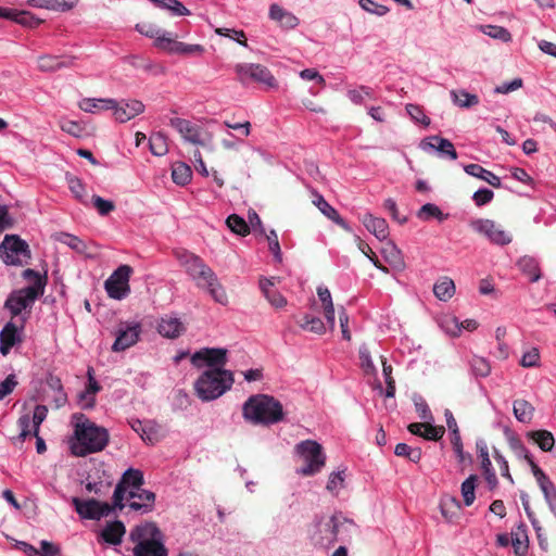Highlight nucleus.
<instances>
[{
	"instance_id": "obj_1",
	"label": "nucleus",
	"mask_w": 556,
	"mask_h": 556,
	"mask_svg": "<svg viewBox=\"0 0 556 556\" xmlns=\"http://www.w3.org/2000/svg\"><path fill=\"white\" fill-rule=\"evenodd\" d=\"M175 255L179 264L195 281L199 288L206 289L214 301L218 304H228V296L225 288L218 281L215 273L203 262L201 257L188 251H177Z\"/></svg>"
},
{
	"instance_id": "obj_2",
	"label": "nucleus",
	"mask_w": 556,
	"mask_h": 556,
	"mask_svg": "<svg viewBox=\"0 0 556 556\" xmlns=\"http://www.w3.org/2000/svg\"><path fill=\"white\" fill-rule=\"evenodd\" d=\"M24 278L31 285L13 291L4 303V309L10 312L12 319L20 317L22 324H26L30 317L31 309L36 301L43 295L47 285L46 278L33 269L25 270Z\"/></svg>"
},
{
	"instance_id": "obj_3",
	"label": "nucleus",
	"mask_w": 556,
	"mask_h": 556,
	"mask_svg": "<svg viewBox=\"0 0 556 556\" xmlns=\"http://www.w3.org/2000/svg\"><path fill=\"white\" fill-rule=\"evenodd\" d=\"M74 418L77 419L75 424L76 441L71 443L72 453L77 457H86L89 453L104 451L110 440L106 428L93 424L83 413L74 415Z\"/></svg>"
},
{
	"instance_id": "obj_4",
	"label": "nucleus",
	"mask_w": 556,
	"mask_h": 556,
	"mask_svg": "<svg viewBox=\"0 0 556 556\" xmlns=\"http://www.w3.org/2000/svg\"><path fill=\"white\" fill-rule=\"evenodd\" d=\"M163 532L155 523L148 521L131 529L129 540L135 543V556H168L163 543Z\"/></svg>"
},
{
	"instance_id": "obj_5",
	"label": "nucleus",
	"mask_w": 556,
	"mask_h": 556,
	"mask_svg": "<svg viewBox=\"0 0 556 556\" xmlns=\"http://www.w3.org/2000/svg\"><path fill=\"white\" fill-rule=\"evenodd\" d=\"M235 382L233 374L224 369H208L194 383L198 397L211 402L223 396Z\"/></svg>"
},
{
	"instance_id": "obj_6",
	"label": "nucleus",
	"mask_w": 556,
	"mask_h": 556,
	"mask_svg": "<svg viewBox=\"0 0 556 556\" xmlns=\"http://www.w3.org/2000/svg\"><path fill=\"white\" fill-rule=\"evenodd\" d=\"M243 415L249 420L263 425H275L283 418L282 405L271 396L251 397L243 406Z\"/></svg>"
},
{
	"instance_id": "obj_7",
	"label": "nucleus",
	"mask_w": 556,
	"mask_h": 556,
	"mask_svg": "<svg viewBox=\"0 0 556 556\" xmlns=\"http://www.w3.org/2000/svg\"><path fill=\"white\" fill-rule=\"evenodd\" d=\"M295 452L304 460L305 466L298 469L302 477H313L319 472L326 464V454L323 445L312 439L301 441L295 445Z\"/></svg>"
},
{
	"instance_id": "obj_8",
	"label": "nucleus",
	"mask_w": 556,
	"mask_h": 556,
	"mask_svg": "<svg viewBox=\"0 0 556 556\" xmlns=\"http://www.w3.org/2000/svg\"><path fill=\"white\" fill-rule=\"evenodd\" d=\"M235 71L241 84H247L249 80H252L267 88H277L276 78L264 65L243 63L236 65Z\"/></svg>"
},
{
	"instance_id": "obj_9",
	"label": "nucleus",
	"mask_w": 556,
	"mask_h": 556,
	"mask_svg": "<svg viewBox=\"0 0 556 556\" xmlns=\"http://www.w3.org/2000/svg\"><path fill=\"white\" fill-rule=\"evenodd\" d=\"M134 269L129 265L119 266L105 281V291L111 299L124 300L130 293L129 280Z\"/></svg>"
},
{
	"instance_id": "obj_10",
	"label": "nucleus",
	"mask_w": 556,
	"mask_h": 556,
	"mask_svg": "<svg viewBox=\"0 0 556 556\" xmlns=\"http://www.w3.org/2000/svg\"><path fill=\"white\" fill-rule=\"evenodd\" d=\"M0 253L8 265H22L23 258H30L28 244L14 235L5 236L2 244H0Z\"/></svg>"
},
{
	"instance_id": "obj_11",
	"label": "nucleus",
	"mask_w": 556,
	"mask_h": 556,
	"mask_svg": "<svg viewBox=\"0 0 556 556\" xmlns=\"http://www.w3.org/2000/svg\"><path fill=\"white\" fill-rule=\"evenodd\" d=\"M337 517H323L315 521L313 529L309 530L312 542L316 546H329L337 540L338 535Z\"/></svg>"
},
{
	"instance_id": "obj_12",
	"label": "nucleus",
	"mask_w": 556,
	"mask_h": 556,
	"mask_svg": "<svg viewBox=\"0 0 556 556\" xmlns=\"http://www.w3.org/2000/svg\"><path fill=\"white\" fill-rule=\"evenodd\" d=\"M472 230L486 237L493 244L507 245L513 238L509 233L490 219H477L470 224Z\"/></svg>"
},
{
	"instance_id": "obj_13",
	"label": "nucleus",
	"mask_w": 556,
	"mask_h": 556,
	"mask_svg": "<svg viewBox=\"0 0 556 556\" xmlns=\"http://www.w3.org/2000/svg\"><path fill=\"white\" fill-rule=\"evenodd\" d=\"M73 505L79 516L88 520H100L102 516H109L112 511L111 504L99 500H79L73 497Z\"/></svg>"
},
{
	"instance_id": "obj_14",
	"label": "nucleus",
	"mask_w": 556,
	"mask_h": 556,
	"mask_svg": "<svg viewBox=\"0 0 556 556\" xmlns=\"http://www.w3.org/2000/svg\"><path fill=\"white\" fill-rule=\"evenodd\" d=\"M227 354L226 349H202L192 355L191 363L195 367L205 364L211 369H223L227 364Z\"/></svg>"
},
{
	"instance_id": "obj_15",
	"label": "nucleus",
	"mask_w": 556,
	"mask_h": 556,
	"mask_svg": "<svg viewBox=\"0 0 556 556\" xmlns=\"http://www.w3.org/2000/svg\"><path fill=\"white\" fill-rule=\"evenodd\" d=\"M142 332L139 324H121L116 331L113 352H124L138 343Z\"/></svg>"
},
{
	"instance_id": "obj_16",
	"label": "nucleus",
	"mask_w": 556,
	"mask_h": 556,
	"mask_svg": "<svg viewBox=\"0 0 556 556\" xmlns=\"http://www.w3.org/2000/svg\"><path fill=\"white\" fill-rule=\"evenodd\" d=\"M157 49L165 50L172 54L180 55H197L202 54L205 49L201 45H188L181 41H177V36L168 33L167 39H160L157 42Z\"/></svg>"
},
{
	"instance_id": "obj_17",
	"label": "nucleus",
	"mask_w": 556,
	"mask_h": 556,
	"mask_svg": "<svg viewBox=\"0 0 556 556\" xmlns=\"http://www.w3.org/2000/svg\"><path fill=\"white\" fill-rule=\"evenodd\" d=\"M25 324L18 326L17 324L10 321L0 331V353L3 356H8L12 349L23 342L22 331Z\"/></svg>"
},
{
	"instance_id": "obj_18",
	"label": "nucleus",
	"mask_w": 556,
	"mask_h": 556,
	"mask_svg": "<svg viewBox=\"0 0 556 556\" xmlns=\"http://www.w3.org/2000/svg\"><path fill=\"white\" fill-rule=\"evenodd\" d=\"M169 125L175 128L186 141L195 146L205 144V140L203 139L204 132L200 126L182 118H172Z\"/></svg>"
},
{
	"instance_id": "obj_19",
	"label": "nucleus",
	"mask_w": 556,
	"mask_h": 556,
	"mask_svg": "<svg viewBox=\"0 0 556 556\" xmlns=\"http://www.w3.org/2000/svg\"><path fill=\"white\" fill-rule=\"evenodd\" d=\"M156 495L153 491H147L142 486L136 491H128L129 508L135 511H153Z\"/></svg>"
},
{
	"instance_id": "obj_20",
	"label": "nucleus",
	"mask_w": 556,
	"mask_h": 556,
	"mask_svg": "<svg viewBox=\"0 0 556 556\" xmlns=\"http://www.w3.org/2000/svg\"><path fill=\"white\" fill-rule=\"evenodd\" d=\"M532 473L549 509L556 514V486L554 482L543 472V469L539 468L536 463H532Z\"/></svg>"
},
{
	"instance_id": "obj_21",
	"label": "nucleus",
	"mask_w": 556,
	"mask_h": 556,
	"mask_svg": "<svg viewBox=\"0 0 556 556\" xmlns=\"http://www.w3.org/2000/svg\"><path fill=\"white\" fill-rule=\"evenodd\" d=\"M144 109V104L139 100H122L121 102L115 100V106L112 111H114V116L117 122L127 123L142 114Z\"/></svg>"
},
{
	"instance_id": "obj_22",
	"label": "nucleus",
	"mask_w": 556,
	"mask_h": 556,
	"mask_svg": "<svg viewBox=\"0 0 556 556\" xmlns=\"http://www.w3.org/2000/svg\"><path fill=\"white\" fill-rule=\"evenodd\" d=\"M279 281L280 279L276 277H271L269 279L261 278L260 280V288L264 296L275 308H283L288 303L287 299L275 289L276 283Z\"/></svg>"
},
{
	"instance_id": "obj_23",
	"label": "nucleus",
	"mask_w": 556,
	"mask_h": 556,
	"mask_svg": "<svg viewBox=\"0 0 556 556\" xmlns=\"http://www.w3.org/2000/svg\"><path fill=\"white\" fill-rule=\"evenodd\" d=\"M409 433L413 435H419L425 440H441L445 433L444 426H432L430 421H424L422 424H410L407 426Z\"/></svg>"
},
{
	"instance_id": "obj_24",
	"label": "nucleus",
	"mask_w": 556,
	"mask_h": 556,
	"mask_svg": "<svg viewBox=\"0 0 556 556\" xmlns=\"http://www.w3.org/2000/svg\"><path fill=\"white\" fill-rule=\"evenodd\" d=\"M422 149H433L440 152L443 156H447L455 161L457 159V152L454 144L445 138L439 136H431L421 142Z\"/></svg>"
},
{
	"instance_id": "obj_25",
	"label": "nucleus",
	"mask_w": 556,
	"mask_h": 556,
	"mask_svg": "<svg viewBox=\"0 0 556 556\" xmlns=\"http://www.w3.org/2000/svg\"><path fill=\"white\" fill-rule=\"evenodd\" d=\"M157 331L164 338L177 339L186 331V327L177 317L165 316L159 323Z\"/></svg>"
},
{
	"instance_id": "obj_26",
	"label": "nucleus",
	"mask_w": 556,
	"mask_h": 556,
	"mask_svg": "<svg viewBox=\"0 0 556 556\" xmlns=\"http://www.w3.org/2000/svg\"><path fill=\"white\" fill-rule=\"evenodd\" d=\"M477 447L479 452L480 468L484 480L489 484L490 490H495L498 485V480L495 471L493 470L488 447L485 445H477Z\"/></svg>"
},
{
	"instance_id": "obj_27",
	"label": "nucleus",
	"mask_w": 556,
	"mask_h": 556,
	"mask_svg": "<svg viewBox=\"0 0 556 556\" xmlns=\"http://www.w3.org/2000/svg\"><path fill=\"white\" fill-rule=\"evenodd\" d=\"M381 254L384 261L397 271H403L405 269V262L402 254V251L392 242L386 241L381 249Z\"/></svg>"
},
{
	"instance_id": "obj_28",
	"label": "nucleus",
	"mask_w": 556,
	"mask_h": 556,
	"mask_svg": "<svg viewBox=\"0 0 556 556\" xmlns=\"http://www.w3.org/2000/svg\"><path fill=\"white\" fill-rule=\"evenodd\" d=\"M366 229L378 240L384 241L389 237V226L383 218L375 217L371 214H365L362 219Z\"/></svg>"
},
{
	"instance_id": "obj_29",
	"label": "nucleus",
	"mask_w": 556,
	"mask_h": 556,
	"mask_svg": "<svg viewBox=\"0 0 556 556\" xmlns=\"http://www.w3.org/2000/svg\"><path fill=\"white\" fill-rule=\"evenodd\" d=\"M126 528L122 521H109L101 531V538L108 544L117 546L122 544Z\"/></svg>"
},
{
	"instance_id": "obj_30",
	"label": "nucleus",
	"mask_w": 556,
	"mask_h": 556,
	"mask_svg": "<svg viewBox=\"0 0 556 556\" xmlns=\"http://www.w3.org/2000/svg\"><path fill=\"white\" fill-rule=\"evenodd\" d=\"M269 17L286 29H293L299 25V18L278 4L270 5Z\"/></svg>"
},
{
	"instance_id": "obj_31",
	"label": "nucleus",
	"mask_w": 556,
	"mask_h": 556,
	"mask_svg": "<svg viewBox=\"0 0 556 556\" xmlns=\"http://www.w3.org/2000/svg\"><path fill=\"white\" fill-rule=\"evenodd\" d=\"M313 203L318 207V210L330 220L337 224L344 230H349V226L346 222L340 216L338 211L332 207L320 194L315 195V200Z\"/></svg>"
},
{
	"instance_id": "obj_32",
	"label": "nucleus",
	"mask_w": 556,
	"mask_h": 556,
	"mask_svg": "<svg viewBox=\"0 0 556 556\" xmlns=\"http://www.w3.org/2000/svg\"><path fill=\"white\" fill-rule=\"evenodd\" d=\"M464 170L469 176L479 178L494 188H501L502 186L500 177L478 164L466 165Z\"/></svg>"
},
{
	"instance_id": "obj_33",
	"label": "nucleus",
	"mask_w": 556,
	"mask_h": 556,
	"mask_svg": "<svg viewBox=\"0 0 556 556\" xmlns=\"http://www.w3.org/2000/svg\"><path fill=\"white\" fill-rule=\"evenodd\" d=\"M440 509L442 516L447 522H455L460 516L462 506L460 502L456 497L445 495L440 502Z\"/></svg>"
},
{
	"instance_id": "obj_34",
	"label": "nucleus",
	"mask_w": 556,
	"mask_h": 556,
	"mask_svg": "<svg viewBox=\"0 0 556 556\" xmlns=\"http://www.w3.org/2000/svg\"><path fill=\"white\" fill-rule=\"evenodd\" d=\"M527 438L545 453L551 451L555 444L554 434L549 430H530L527 432Z\"/></svg>"
},
{
	"instance_id": "obj_35",
	"label": "nucleus",
	"mask_w": 556,
	"mask_h": 556,
	"mask_svg": "<svg viewBox=\"0 0 556 556\" xmlns=\"http://www.w3.org/2000/svg\"><path fill=\"white\" fill-rule=\"evenodd\" d=\"M73 61L63 60L60 56L42 55L38 59V67L41 72H56L72 66Z\"/></svg>"
},
{
	"instance_id": "obj_36",
	"label": "nucleus",
	"mask_w": 556,
	"mask_h": 556,
	"mask_svg": "<svg viewBox=\"0 0 556 556\" xmlns=\"http://www.w3.org/2000/svg\"><path fill=\"white\" fill-rule=\"evenodd\" d=\"M114 99H84L79 102V109L87 113L113 110Z\"/></svg>"
},
{
	"instance_id": "obj_37",
	"label": "nucleus",
	"mask_w": 556,
	"mask_h": 556,
	"mask_svg": "<svg viewBox=\"0 0 556 556\" xmlns=\"http://www.w3.org/2000/svg\"><path fill=\"white\" fill-rule=\"evenodd\" d=\"M77 0H30V5L35 8L48 9L53 11H71L76 5Z\"/></svg>"
},
{
	"instance_id": "obj_38",
	"label": "nucleus",
	"mask_w": 556,
	"mask_h": 556,
	"mask_svg": "<svg viewBox=\"0 0 556 556\" xmlns=\"http://www.w3.org/2000/svg\"><path fill=\"white\" fill-rule=\"evenodd\" d=\"M56 240L67 245L68 248H71L72 250L79 254H83L88 257L92 256V254L89 252L88 245L76 236L62 232L58 235Z\"/></svg>"
},
{
	"instance_id": "obj_39",
	"label": "nucleus",
	"mask_w": 556,
	"mask_h": 556,
	"mask_svg": "<svg viewBox=\"0 0 556 556\" xmlns=\"http://www.w3.org/2000/svg\"><path fill=\"white\" fill-rule=\"evenodd\" d=\"M433 293L440 301L447 302L455 294L454 281L447 277L439 279L433 286Z\"/></svg>"
},
{
	"instance_id": "obj_40",
	"label": "nucleus",
	"mask_w": 556,
	"mask_h": 556,
	"mask_svg": "<svg viewBox=\"0 0 556 556\" xmlns=\"http://www.w3.org/2000/svg\"><path fill=\"white\" fill-rule=\"evenodd\" d=\"M118 483L125 485L126 490H139L144 483L143 473L140 469H128Z\"/></svg>"
},
{
	"instance_id": "obj_41",
	"label": "nucleus",
	"mask_w": 556,
	"mask_h": 556,
	"mask_svg": "<svg viewBox=\"0 0 556 556\" xmlns=\"http://www.w3.org/2000/svg\"><path fill=\"white\" fill-rule=\"evenodd\" d=\"M513 412L519 422H531L534 407L525 400H517L514 402Z\"/></svg>"
},
{
	"instance_id": "obj_42",
	"label": "nucleus",
	"mask_w": 556,
	"mask_h": 556,
	"mask_svg": "<svg viewBox=\"0 0 556 556\" xmlns=\"http://www.w3.org/2000/svg\"><path fill=\"white\" fill-rule=\"evenodd\" d=\"M517 265L523 274L529 276L531 282L540 280L541 274L539 265L534 258L525 256L518 261Z\"/></svg>"
},
{
	"instance_id": "obj_43",
	"label": "nucleus",
	"mask_w": 556,
	"mask_h": 556,
	"mask_svg": "<svg viewBox=\"0 0 556 556\" xmlns=\"http://www.w3.org/2000/svg\"><path fill=\"white\" fill-rule=\"evenodd\" d=\"M508 445L513 453L519 458L525 459L529 463V466L532 468V464H535L532 459L531 454L526 448V445L521 442V439L516 437V434H510L508 437Z\"/></svg>"
},
{
	"instance_id": "obj_44",
	"label": "nucleus",
	"mask_w": 556,
	"mask_h": 556,
	"mask_svg": "<svg viewBox=\"0 0 556 556\" xmlns=\"http://www.w3.org/2000/svg\"><path fill=\"white\" fill-rule=\"evenodd\" d=\"M173 181L178 186H187L192 178V170L190 166L185 163H176L172 170Z\"/></svg>"
},
{
	"instance_id": "obj_45",
	"label": "nucleus",
	"mask_w": 556,
	"mask_h": 556,
	"mask_svg": "<svg viewBox=\"0 0 556 556\" xmlns=\"http://www.w3.org/2000/svg\"><path fill=\"white\" fill-rule=\"evenodd\" d=\"M451 97L454 104L459 108L469 109L479 104V98L465 90H452Z\"/></svg>"
},
{
	"instance_id": "obj_46",
	"label": "nucleus",
	"mask_w": 556,
	"mask_h": 556,
	"mask_svg": "<svg viewBox=\"0 0 556 556\" xmlns=\"http://www.w3.org/2000/svg\"><path fill=\"white\" fill-rule=\"evenodd\" d=\"M163 438L164 430L160 424H155V421H144V430L142 433V440L144 442L156 444V442H159Z\"/></svg>"
},
{
	"instance_id": "obj_47",
	"label": "nucleus",
	"mask_w": 556,
	"mask_h": 556,
	"mask_svg": "<svg viewBox=\"0 0 556 556\" xmlns=\"http://www.w3.org/2000/svg\"><path fill=\"white\" fill-rule=\"evenodd\" d=\"M299 326L302 330L308 331L315 334H324L326 332V326L321 319L317 317H313L309 315H305L302 320H300Z\"/></svg>"
},
{
	"instance_id": "obj_48",
	"label": "nucleus",
	"mask_w": 556,
	"mask_h": 556,
	"mask_svg": "<svg viewBox=\"0 0 556 556\" xmlns=\"http://www.w3.org/2000/svg\"><path fill=\"white\" fill-rule=\"evenodd\" d=\"M397 457H406L409 462L418 464L421 459L422 452L419 447H410L407 443H397L394 448Z\"/></svg>"
},
{
	"instance_id": "obj_49",
	"label": "nucleus",
	"mask_w": 556,
	"mask_h": 556,
	"mask_svg": "<svg viewBox=\"0 0 556 556\" xmlns=\"http://www.w3.org/2000/svg\"><path fill=\"white\" fill-rule=\"evenodd\" d=\"M226 224L228 228L238 236L247 237L251 232L249 224L237 214L230 215Z\"/></svg>"
},
{
	"instance_id": "obj_50",
	"label": "nucleus",
	"mask_w": 556,
	"mask_h": 556,
	"mask_svg": "<svg viewBox=\"0 0 556 556\" xmlns=\"http://www.w3.org/2000/svg\"><path fill=\"white\" fill-rule=\"evenodd\" d=\"M150 151L155 156H163L168 152L167 138L162 132L153 134L150 137Z\"/></svg>"
},
{
	"instance_id": "obj_51",
	"label": "nucleus",
	"mask_w": 556,
	"mask_h": 556,
	"mask_svg": "<svg viewBox=\"0 0 556 556\" xmlns=\"http://www.w3.org/2000/svg\"><path fill=\"white\" fill-rule=\"evenodd\" d=\"M417 217L424 222H428L431 218L443 222L447 218V215L443 214L437 205L428 203L420 207V210L417 212Z\"/></svg>"
},
{
	"instance_id": "obj_52",
	"label": "nucleus",
	"mask_w": 556,
	"mask_h": 556,
	"mask_svg": "<svg viewBox=\"0 0 556 556\" xmlns=\"http://www.w3.org/2000/svg\"><path fill=\"white\" fill-rule=\"evenodd\" d=\"M136 29L141 34V35H144L146 37H149V38H152L154 39V46L157 48V42L160 39H167L168 37V33H162V30L151 24V23H140V24H137L136 26Z\"/></svg>"
},
{
	"instance_id": "obj_53",
	"label": "nucleus",
	"mask_w": 556,
	"mask_h": 556,
	"mask_svg": "<svg viewBox=\"0 0 556 556\" xmlns=\"http://www.w3.org/2000/svg\"><path fill=\"white\" fill-rule=\"evenodd\" d=\"M481 28V31L491 37V38H494V39H498L503 42H508L511 40V35L510 33L502 27V26H496V25H483L480 27Z\"/></svg>"
},
{
	"instance_id": "obj_54",
	"label": "nucleus",
	"mask_w": 556,
	"mask_h": 556,
	"mask_svg": "<svg viewBox=\"0 0 556 556\" xmlns=\"http://www.w3.org/2000/svg\"><path fill=\"white\" fill-rule=\"evenodd\" d=\"M348 98L354 104H363L366 99L374 98V90L368 86H359L348 91Z\"/></svg>"
},
{
	"instance_id": "obj_55",
	"label": "nucleus",
	"mask_w": 556,
	"mask_h": 556,
	"mask_svg": "<svg viewBox=\"0 0 556 556\" xmlns=\"http://www.w3.org/2000/svg\"><path fill=\"white\" fill-rule=\"evenodd\" d=\"M67 184L68 188L74 194V197L83 204H87V193H86V187L83 184V181L75 177V176H68L67 177Z\"/></svg>"
},
{
	"instance_id": "obj_56",
	"label": "nucleus",
	"mask_w": 556,
	"mask_h": 556,
	"mask_svg": "<svg viewBox=\"0 0 556 556\" xmlns=\"http://www.w3.org/2000/svg\"><path fill=\"white\" fill-rule=\"evenodd\" d=\"M476 481L477 476H470L462 483V496L467 507H469V505H471L476 498Z\"/></svg>"
},
{
	"instance_id": "obj_57",
	"label": "nucleus",
	"mask_w": 556,
	"mask_h": 556,
	"mask_svg": "<svg viewBox=\"0 0 556 556\" xmlns=\"http://www.w3.org/2000/svg\"><path fill=\"white\" fill-rule=\"evenodd\" d=\"M153 3L172 11L179 16L189 15L190 11L178 0H151Z\"/></svg>"
},
{
	"instance_id": "obj_58",
	"label": "nucleus",
	"mask_w": 556,
	"mask_h": 556,
	"mask_svg": "<svg viewBox=\"0 0 556 556\" xmlns=\"http://www.w3.org/2000/svg\"><path fill=\"white\" fill-rule=\"evenodd\" d=\"M12 21L16 22L20 25L27 26L30 28H35L42 23L41 20L36 18L29 12L17 11V10H14V16H13Z\"/></svg>"
},
{
	"instance_id": "obj_59",
	"label": "nucleus",
	"mask_w": 556,
	"mask_h": 556,
	"mask_svg": "<svg viewBox=\"0 0 556 556\" xmlns=\"http://www.w3.org/2000/svg\"><path fill=\"white\" fill-rule=\"evenodd\" d=\"M471 370L476 377L485 378L491 372V366L489 362L482 357L475 356L471 359Z\"/></svg>"
},
{
	"instance_id": "obj_60",
	"label": "nucleus",
	"mask_w": 556,
	"mask_h": 556,
	"mask_svg": "<svg viewBox=\"0 0 556 556\" xmlns=\"http://www.w3.org/2000/svg\"><path fill=\"white\" fill-rule=\"evenodd\" d=\"M406 112L410 116L413 121L416 123L421 124L425 127L430 126L431 121L430 118L425 114L421 106L416 104H407L406 105Z\"/></svg>"
},
{
	"instance_id": "obj_61",
	"label": "nucleus",
	"mask_w": 556,
	"mask_h": 556,
	"mask_svg": "<svg viewBox=\"0 0 556 556\" xmlns=\"http://www.w3.org/2000/svg\"><path fill=\"white\" fill-rule=\"evenodd\" d=\"M92 203L94 208L101 216H108L116 208L115 203L113 201L105 200L99 195L92 197Z\"/></svg>"
},
{
	"instance_id": "obj_62",
	"label": "nucleus",
	"mask_w": 556,
	"mask_h": 556,
	"mask_svg": "<svg viewBox=\"0 0 556 556\" xmlns=\"http://www.w3.org/2000/svg\"><path fill=\"white\" fill-rule=\"evenodd\" d=\"M128 492L126 490V486H123V484H119V482L116 484L114 493H113V509H123L125 507L124 500L128 498Z\"/></svg>"
},
{
	"instance_id": "obj_63",
	"label": "nucleus",
	"mask_w": 556,
	"mask_h": 556,
	"mask_svg": "<svg viewBox=\"0 0 556 556\" xmlns=\"http://www.w3.org/2000/svg\"><path fill=\"white\" fill-rule=\"evenodd\" d=\"M48 412L49 409L45 405L36 406L34 414L31 415L34 435H38L40 426L42 425V421L47 418Z\"/></svg>"
},
{
	"instance_id": "obj_64",
	"label": "nucleus",
	"mask_w": 556,
	"mask_h": 556,
	"mask_svg": "<svg viewBox=\"0 0 556 556\" xmlns=\"http://www.w3.org/2000/svg\"><path fill=\"white\" fill-rule=\"evenodd\" d=\"M540 353L539 350L533 348L522 355L520 365L523 368H532L539 366Z\"/></svg>"
}]
</instances>
